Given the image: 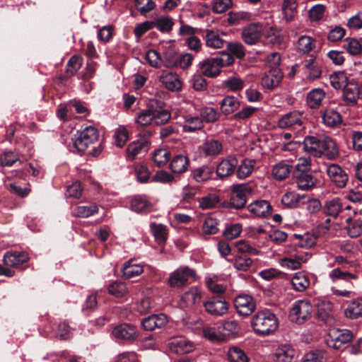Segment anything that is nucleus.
<instances>
[{
	"label": "nucleus",
	"mask_w": 362,
	"mask_h": 362,
	"mask_svg": "<svg viewBox=\"0 0 362 362\" xmlns=\"http://www.w3.org/2000/svg\"><path fill=\"white\" fill-rule=\"evenodd\" d=\"M303 144L304 150L310 156L317 158L325 153L329 159H333L339 154L335 141L328 136H307Z\"/></svg>",
	"instance_id": "obj_1"
},
{
	"label": "nucleus",
	"mask_w": 362,
	"mask_h": 362,
	"mask_svg": "<svg viewBox=\"0 0 362 362\" xmlns=\"http://www.w3.org/2000/svg\"><path fill=\"white\" fill-rule=\"evenodd\" d=\"M234 62L232 55L223 52L219 57L206 59L198 64L199 71L207 76L214 78L219 75L223 67L230 66Z\"/></svg>",
	"instance_id": "obj_2"
},
{
	"label": "nucleus",
	"mask_w": 362,
	"mask_h": 362,
	"mask_svg": "<svg viewBox=\"0 0 362 362\" xmlns=\"http://www.w3.org/2000/svg\"><path fill=\"white\" fill-rule=\"evenodd\" d=\"M170 119V113L166 110L149 106L146 109L138 112L134 118L135 123L145 127L153 122L156 125L167 123Z\"/></svg>",
	"instance_id": "obj_3"
},
{
	"label": "nucleus",
	"mask_w": 362,
	"mask_h": 362,
	"mask_svg": "<svg viewBox=\"0 0 362 362\" xmlns=\"http://www.w3.org/2000/svg\"><path fill=\"white\" fill-rule=\"evenodd\" d=\"M276 315L268 310L258 311L252 317L251 325L259 335H269L278 327Z\"/></svg>",
	"instance_id": "obj_4"
},
{
	"label": "nucleus",
	"mask_w": 362,
	"mask_h": 362,
	"mask_svg": "<svg viewBox=\"0 0 362 362\" xmlns=\"http://www.w3.org/2000/svg\"><path fill=\"white\" fill-rule=\"evenodd\" d=\"M313 313V306L309 300H298L293 304L290 310L289 318L297 324H303L308 320Z\"/></svg>",
	"instance_id": "obj_5"
},
{
	"label": "nucleus",
	"mask_w": 362,
	"mask_h": 362,
	"mask_svg": "<svg viewBox=\"0 0 362 362\" xmlns=\"http://www.w3.org/2000/svg\"><path fill=\"white\" fill-rule=\"evenodd\" d=\"M252 193V189L247 184H240L232 186L231 194L228 207L240 209L245 207L247 199Z\"/></svg>",
	"instance_id": "obj_6"
},
{
	"label": "nucleus",
	"mask_w": 362,
	"mask_h": 362,
	"mask_svg": "<svg viewBox=\"0 0 362 362\" xmlns=\"http://www.w3.org/2000/svg\"><path fill=\"white\" fill-rule=\"evenodd\" d=\"M98 130L93 127H87L73 139L74 147L79 152H83L98 139Z\"/></svg>",
	"instance_id": "obj_7"
},
{
	"label": "nucleus",
	"mask_w": 362,
	"mask_h": 362,
	"mask_svg": "<svg viewBox=\"0 0 362 362\" xmlns=\"http://www.w3.org/2000/svg\"><path fill=\"white\" fill-rule=\"evenodd\" d=\"M195 276V271L187 266H182L170 274L168 284L172 288H181L187 284L191 277Z\"/></svg>",
	"instance_id": "obj_8"
},
{
	"label": "nucleus",
	"mask_w": 362,
	"mask_h": 362,
	"mask_svg": "<svg viewBox=\"0 0 362 362\" xmlns=\"http://www.w3.org/2000/svg\"><path fill=\"white\" fill-rule=\"evenodd\" d=\"M353 337L352 333L348 329H333L327 339V345L334 349H343Z\"/></svg>",
	"instance_id": "obj_9"
},
{
	"label": "nucleus",
	"mask_w": 362,
	"mask_h": 362,
	"mask_svg": "<svg viewBox=\"0 0 362 362\" xmlns=\"http://www.w3.org/2000/svg\"><path fill=\"white\" fill-rule=\"evenodd\" d=\"M263 30L262 23L258 22L250 23L243 29L242 39L248 45H255L260 40Z\"/></svg>",
	"instance_id": "obj_10"
},
{
	"label": "nucleus",
	"mask_w": 362,
	"mask_h": 362,
	"mask_svg": "<svg viewBox=\"0 0 362 362\" xmlns=\"http://www.w3.org/2000/svg\"><path fill=\"white\" fill-rule=\"evenodd\" d=\"M205 310L211 315L221 316L228 310V303L223 297H211L204 303Z\"/></svg>",
	"instance_id": "obj_11"
},
{
	"label": "nucleus",
	"mask_w": 362,
	"mask_h": 362,
	"mask_svg": "<svg viewBox=\"0 0 362 362\" xmlns=\"http://www.w3.org/2000/svg\"><path fill=\"white\" fill-rule=\"evenodd\" d=\"M234 306L238 314L248 316L255 310L256 305L252 296L240 294L235 298Z\"/></svg>",
	"instance_id": "obj_12"
},
{
	"label": "nucleus",
	"mask_w": 362,
	"mask_h": 362,
	"mask_svg": "<svg viewBox=\"0 0 362 362\" xmlns=\"http://www.w3.org/2000/svg\"><path fill=\"white\" fill-rule=\"evenodd\" d=\"M170 349L177 354H185L195 349V344L184 337L173 338L168 343Z\"/></svg>",
	"instance_id": "obj_13"
},
{
	"label": "nucleus",
	"mask_w": 362,
	"mask_h": 362,
	"mask_svg": "<svg viewBox=\"0 0 362 362\" xmlns=\"http://www.w3.org/2000/svg\"><path fill=\"white\" fill-rule=\"evenodd\" d=\"M303 117L298 111H292L283 115L278 121V126L281 129L301 127L303 124Z\"/></svg>",
	"instance_id": "obj_14"
},
{
	"label": "nucleus",
	"mask_w": 362,
	"mask_h": 362,
	"mask_svg": "<svg viewBox=\"0 0 362 362\" xmlns=\"http://www.w3.org/2000/svg\"><path fill=\"white\" fill-rule=\"evenodd\" d=\"M327 174L331 181L334 182L337 187H344L348 181V175L346 172L337 164H330L327 166Z\"/></svg>",
	"instance_id": "obj_15"
},
{
	"label": "nucleus",
	"mask_w": 362,
	"mask_h": 362,
	"mask_svg": "<svg viewBox=\"0 0 362 362\" xmlns=\"http://www.w3.org/2000/svg\"><path fill=\"white\" fill-rule=\"evenodd\" d=\"M112 335L119 340L132 341L137 338L138 333L135 326L125 323L115 327Z\"/></svg>",
	"instance_id": "obj_16"
},
{
	"label": "nucleus",
	"mask_w": 362,
	"mask_h": 362,
	"mask_svg": "<svg viewBox=\"0 0 362 362\" xmlns=\"http://www.w3.org/2000/svg\"><path fill=\"white\" fill-rule=\"evenodd\" d=\"M247 208L253 216L257 218H267L272 211L271 204L267 201L262 199L254 201Z\"/></svg>",
	"instance_id": "obj_17"
},
{
	"label": "nucleus",
	"mask_w": 362,
	"mask_h": 362,
	"mask_svg": "<svg viewBox=\"0 0 362 362\" xmlns=\"http://www.w3.org/2000/svg\"><path fill=\"white\" fill-rule=\"evenodd\" d=\"M342 98L348 105L356 104L358 100L361 98L358 84L354 81L346 83L343 88Z\"/></svg>",
	"instance_id": "obj_18"
},
{
	"label": "nucleus",
	"mask_w": 362,
	"mask_h": 362,
	"mask_svg": "<svg viewBox=\"0 0 362 362\" xmlns=\"http://www.w3.org/2000/svg\"><path fill=\"white\" fill-rule=\"evenodd\" d=\"M160 82L169 90L178 91L182 88L181 81L176 74L163 71L159 76Z\"/></svg>",
	"instance_id": "obj_19"
},
{
	"label": "nucleus",
	"mask_w": 362,
	"mask_h": 362,
	"mask_svg": "<svg viewBox=\"0 0 362 362\" xmlns=\"http://www.w3.org/2000/svg\"><path fill=\"white\" fill-rule=\"evenodd\" d=\"M284 74L280 69H270L262 78V85L267 89H272L279 85Z\"/></svg>",
	"instance_id": "obj_20"
},
{
	"label": "nucleus",
	"mask_w": 362,
	"mask_h": 362,
	"mask_svg": "<svg viewBox=\"0 0 362 362\" xmlns=\"http://www.w3.org/2000/svg\"><path fill=\"white\" fill-rule=\"evenodd\" d=\"M168 322L167 316L163 313L151 315L142 320L141 325L147 331H153L156 328H162Z\"/></svg>",
	"instance_id": "obj_21"
},
{
	"label": "nucleus",
	"mask_w": 362,
	"mask_h": 362,
	"mask_svg": "<svg viewBox=\"0 0 362 362\" xmlns=\"http://www.w3.org/2000/svg\"><path fill=\"white\" fill-rule=\"evenodd\" d=\"M204 40L206 46L212 49H221L224 47L226 41L221 37L218 30L206 29L204 30Z\"/></svg>",
	"instance_id": "obj_22"
},
{
	"label": "nucleus",
	"mask_w": 362,
	"mask_h": 362,
	"mask_svg": "<svg viewBox=\"0 0 362 362\" xmlns=\"http://www.w3.org/2000/svg\"><path fill=\"white\" fill-rule=\"evenodd\" d=\"M29 259L28 255L25 252H8L4 256V262L7 267H18Z\"/></svg>",
	"instance_id": "obj_23"
},
{
	"label": "nucleus",
	"mask_w": 362,
	"mask_h": 362,
	"mask_svg": "<svg viewBox=\"0 0 362 362\" xmlns=\"http://www.w3.org/2000/svg\"><path fill=\"white\" fill-rule=\"evenodd\" d=\"M238 165V160L235 157H229L223 160L216 168L217 175L226 177L231 175Z\"/></svg>",
	"instance_id": "obj_24"
},
{
	"label": "nucleus",
	"mask_w": 362,
	"mask_h": 362,
	"mask_svg": "<svg viewBox=\"0 0 362 362\" xmlns=\"http://www.w3.org/2000/svg\"><path fill=\"white\" fill-rule=\"evenodd\" d=\"M307 77L310 80L318 78L322 74L321 68L316 60V57L311 56L310 59L303 62Z\"/></svg>",
	"instance_id": "obj_25"
},
{
	"label": "nucleus",
	"mask_w": 362,
	"mask_h": 362,
	"mask_svg": "<svg viewBox=\"0 0 362 362\" xmlns=\"http://www.w3.org/2000/svg\"><path fill=\"white\" fill-rule=\"evenodd\" d=\"M322 118L323 123L329 127H337L342 122L341 114L332 108H328L322 111Z\"/></svg>",
	"instance_id": "obj_26"
},
{
	"label": "nucleus",
	"mask_w": 362,
	"mask_h": 362,
	"mask_svg": "<svg viewBox=\"0 0 362 362\" xmlns=\"http://www.w3.org/2000/svg\"><path fill=\"white\" fill-rule=\"evenodd\" d=\"M143 272V266L132 259L126 262L122 269V277L127 279L138 276Z\"/></svg>",
	"instance_id": "obj_27"
},
{
	"label": "nucleus",
	"mask_w": 362,
	"mask_h": 362,
	"mask_svg": "<svg viewBox=\"0 0 362 362\" xmlns=\"http://www.w3.org/2000/svg\"><path fill=\"white\" fill-rule=\"evenodd\" d=\"M315 40L308 35H302L295 44L296 50L302 54H307L315 48Z\"/></svg>",
	"instance_id": "obj_28"
},
{
	"label": "nucleus",
	"mask_w": 362,
	"mask_h": 362,
	"mask_svg": "<svg viewBox=\"0 0 362 362\" xmlns=\"http://www.w3.org/2000/svg\"><path fill=\"white\" fill-rule=\"evenodd\" d=\"M343 205L338 197L327 200L323 206L324 213L329 216L337 218L343 211Z\"/></svg>",
	"instance_id": "obj_29"
},
{
	"label": "nucleus",
	"mask_w": 362,
	"mask_h": 362,
	"mask_svg": "<svg viewBox=\"0 0 362 362\" xmlns=\"http://www.w3.org/2000/svg\"><path fill=\"white\" fill-rule=\"evenodd\" d=\"M201 292L197 287H192L181 298L182 306L189 307L200 302Z\"/></svg>",
	"instance_id": "obj_30"
},
{
	"label": "nucleus",
	"mask_w": 362,
	"mask_h": 362,
	"mask_svg": "<svg viewBox=\"0 0 362 362\" xmlns=\"http://www.w3.org/2000/svg\"><path fill=\"white\" fill-rule=\"evenodd\" d=\"M298 3L296 0H284L281 5L283 18L291 22L294 20L298 13Z\"/></svg>",
	"instance_id": "obj_31"
},
{
	"label": "nucleus",
	"mask_w": 362,
	"mask_h": 362,
	"mask_svg": "<svg viewBox=\"0 0 362 362\" xmlns=\"http://www.w3.org/2000/svg\"><path fill=\"white\" fill-rule=\"evenodd\" d=\"M297 187L302 190H310L315 186L316 178L308 173L294 174Z\"/></svg>",
	"instance_id": "obj_32"
},
{
	"label": "nucleus",
	"mask_w": 362,
	"mask_h": 362,
	"mask_svg": "<svg viewBox=\"0 0 362 362\" xmlns=\"http://www.w3.org/2000/svg\"><path fill=\"white\" fill-rule=\"evenodd\" d=\"M295 354L290 345H280L276 350L274 360L275 362H291Z\"/></svg>",
	"instance_id": "obj_33"
},
{
	"label": "nucleus",
	"mask_w": 362,
	"mask_h": 362,
	"mask_svg": "<svg viewBox=\"0 0 362 362\" xmlns=\"http://www.w3.org/2000/svg\"><path fill=\"white\" fill-rule=\"evenodd\" d=\"M223 148L222 144L218 140H206L201 146V151L206 156H215L218 155Z\"/></svg>",
	"instance_id": "obj_34"
},
{
	"label": "nucleus",
	"mask_w": 362,
	"mask_h": 362,
	"mask_svg": "<svg viewBox=\"0 0 362 362\" xmlns=\"http://www.w3.org/2000/svg\"><path fill=\"white\" fill-rule=\"evenodd\" d=\"M214 173V168L209 165H203L194 169L191 173V177L197 182H203L209 180Z\"/></svg>",
	"instance_id": "obj_35"
},
{
	"label": "nucleus",
	"mask_w": 362,
	"mask_h": 362,
	"mask_svg": "<svg viewBox=\"0 0 362 362\" xmlns=\"http://www.w3.org/2000/svg\"><path fill=\"white\" fill-rule=\"evenodd\" d=\"M346 226V233L349 237L356 238L362 235V219L348 218Z\"/></svg>",
	"instance_id": "obj_36"
},
{
	"label": "nucleus",
	"mask_w": 362,
	"mask_h": 362,
	"mask_svg": "<svg viewBox=\"0 0 362 362\" xmlns=\"http://www.w3.org/2000/svg\"><path fill=\"white\" fill-rule=\"evenodd\" d=\"M189 166L188 158L182 154L175 156L170 163L171 170L175 173L185 172Z\"/></svg>",
	"instance_id": "obj_37"
},
{
	"label": "nucleus",
	"mask_w": 362,
	"mask_h": 362,
	"mask_svg": "<svg viewBox=\"0 0 362 362\" xmlns=\"http://www.w3.org/2000/svg\"><path fill=\"white\" fill-rule=\"evenodd\" d=\"M291 284L294 290L303 292L309 287L310 280L304 273L297 272L291 279Z\"/></svg>",
	"instance_id": "obj_38"
},
{
	"label": "nucleus",
	"mask_w": 362,
	"mask_h": 362,
	"mask_svg": "<svg viewBox=\"0 0 362 362\" xmlns=\"http://www.w3.org/2000/svg\"><path fill=\"white\" fill-rule=\"evenodd\" d=\"M325 96V93L322 88H315L312 90L307 96L308 105L313 109L319 107Z\"/></svg>",
	"instance_id": "obj_39"
},
{
	"label": "nucleus",
	"mask_w": 362,
	"mask_h": 362,
	"mask_svg": "<svg viewBox=\"0 0 362 362\" xmlns=\"http://www.w3.org/2000/svg\"><path fill=\"white\" fill-rule=\"evenodd\" d=\"M256 160L253 159H245L238 167L236 171L237 177L245 179L249 177L255 169Z\"/></svg>",
	"instance_id": "obj_40"
},
{
	"label": "nucleus",
	"mask_w": 362,
	"mask_h": 362,
	"mask_svg": "<svg viewBox=\"0 0 362 362\" xmlns=\"http://www.w3.org/2000/svg\"><path fill=\"white\" fill-rule=\"evenodd\" d=\"M344 49L351 55H356L362 52V39L347 37L343 45Z\"/></svg>",
	"instance_id": "obj_41"
},
{
	"label": "nucleus",
	"mask_w": 362,
	"mask_h": 362,
	"mask_svg": "<svg viewBox=\"0 0 362 362\" xmlns=\"http://www.w3.org/2000/svg\"><path fill=\"white\" fill-rule=\"evenodd\" d=\"M305 196L300 195L294 192H288L281 197L282 204L288 208H296Z\"/></svg>",
	"instance_id": "obj_42"
},
{
	"label": "nucleus",
	"mask_w": 362,
	"mask_h": 362,
	"mask_svg": "<svg viewBox=\"0 0 362 362\" xmlns=\"http://www.w3.org/2000/svg\"><path fill=\"white\" fill-rule=\"evenodd\" d=\"M193 59L194 57L191 54L186 53L180 55L177 60L166 59L164 63V66L166 67L179 66L182 69H185L192 64Z\"/></svg>",
	"instance_id": "obj_43"
},
{
	"label": "nucleus",
	"mask_w": 362,
	"mask_h": 362,
	"mask_svg": "<svg viewBox=\"0 0 362 362\" xmlns=\"http://www.w3.org/2000/svg\"><path fill=\"white\" fill-rule=\"evenodd\" d=\"M346 317L356 319L362 315V298H357L350 303L344 310Z\"/></svg>",
	"instance_id": "obj_44"
},
{
	"label": "nucleus",
	"mask_w": 362,
	"mask_h": 362,
	"mask_svg": "<svg viewBox=\"0 0 362 362\" xmlns=\"http://www.w3.org/2000/svg\"><path fill=\"white\" fill-rule=\"evenodd\" d=\"M221 110L225 115H229L235 112L240 106V103L233 96H226L220 103Z\"/></svg>",
	"instance_id": "obj_45"
},
{
	"label": "nucleus",
	"mask_w": 362,
	"mask_h": 362,
	"mask_svg": "<svg viewBox=\"0 0 362 362\" xmlns=\"http://www.w3.org/2000/svg\"><path fill=\"white\" fill-rule=\"evenodd\" d=\"M148 143L146 141H135L127 147V153L129 159H134L142 151H146Z\"/></svg>",
	"instance_id": "obj_46"
},
{
	"label": "nucleus",
	"mask_w": 362,
	"mask_h": 362,
	"mask_svg": "<svg viewBox=\"0 0 362 362\" xmlns=\"http://www.w3.org/2000/svg\"><path fill=\"white\" fill-rule=\"evenodd\" d=\"M291 168V165L284 161H281L274 166L272 174L276 179L282 180L289 175Z\"/></svg>",
	"instance_id": "obj_47"
},
{
	"label": "nucleus",
	"mask_w": 362,
	"mask_h": 362,
	"mask_svg": "<svg viewBox=\"0 0 362 362\" xmlns=\"http://www.w3.org/2000/svg\"><path fill=\"white\" fill-rule=\"evenodd\" d=\"M151 207V204L145 198L140 196L134 197L131 202V208L136 212L149 211Z\"/></svg>",
	"instance_id": "obj_48"
},
{
	"label": "nucleus",
	"mask_w": 362,
	"mask_h": 362,
	"mask_svg": "<svg viewBox=\"0 0 362 362\" xmlns=\"http://www.w3.org/2000/svg\"><path fill=\"white\" fill-rule=\"evenodd\" d=\"M227 357L230 362H248L245 352L238 346L230 347L227 352Z\"/></svg>",
	"instance_id": "obj_49"
},
{
	"label": "nucleus",
	"mask_w": 362,
	"mask_h": 362,
	"mask_svg": "<svg viewBox=\"0 0 362 362\" xmlns=\"http://www.w3.org/2000/svg\"><path fill=\"white\" fill-rule=\"evenodd\" d=\"M203 337L212 342H219L226 340L225 334L218 332L215 327H204L202 329Z\"/></svg>",
	"instance_id": "obj_50"
},
{
	"label": "nucleus",
	"mask_w": 362,
	"mask_h": 362,
	"mask_svg": "<svg viewBox=\"0 0 362 362\" xmlns=\"http://www.w3.org/2000/svg\"><path fill=\"white\" fill-rule=\"evenodd\" d=\"M333 305L332 303L327 300H322L317 304V313L320 317L325 320L332 313Z\"/></svg>",
	"instance_id": "obj_51"
},
{
	"label": "nucleus",
	"mask_w": 362,
	"mask_h": 362,
	"mask_svg": "<svg viewBox=\"0 0 362 362\" xmlns=\"http://www.w3.org/2000/svg\"><path fill=\"white\" fill-rule=\"evenodd\" d=\"M98 208L96 205L78 206L74 208V215L81 218H88L98 213Z\"/></svg>",
	"instance_id": "obj_52"
},
{
	"label": "nucleus",
	"mask_w": 362,
	"mask_h": 362,
	"mask_svg": "<svg viewBox=\"0 0 362 362\" xmlns=\"http://www.w3.org/2000/svg\"><path fill=\"white\" fill-rule=\"evenodd\" d=\"M234 268L238 271L246 272L250 269L253 260L247 257L237 256L233 260H231Z\"/></svg>",
	"instance_id": "obj_53"
},
{
	"label": "nucleus",
	"mask_w": 362,
	"mask_h": 362,
	"mask_svg": "<svg viewBox=\"0 0 362 362\" xmlns=\"http://www.w3.org/2000/svg\"><path fill=\"white\" fill-rule=\"evenodd\" d=\"M151 229L156 240L159 243H164L167 239V228L163 224L151 223Z\"/></svg>",
	"instance_id": "obj_54"
},
{
	"label": "nucleus",
	"mask_w": 362,
	"mask_h": 362,
	"mask_svg": "<svg viewBox=\"0 0 362 362\" xmlns=\"http://www.w3.org/2000/svg\"><path fill=\"white\" fill-rule=\"evenodd\" d=\"M170 154L167 149L159 148L154 151L153 160L158 167L165 165L170 160Z\"/></svg>",
	"instance_id": "obj_55"
},
{
	"label": "nucleus",
	"mask_w": 362,
	"mask_h": 362,
	"mask_svg": "<svg viewBox=\"0 0 362 362\" xmlns=\"http://www.w3.org/2000/svg\"><path fill=\"white\" fill-rule=\"evenodd\" d=\"M203 127L202 119L198 117H187L183 125V130L186 132H192L202 129Z\"/></svg>",
	"instance_id": "obj_56"
},
{
	"label": "nucleus",
	"mask_w": 362,
	"mask_h": 362,
	"mask_svg": "<svg viewBox=\"0 0 362 362\" xmlns=\"http://www.w3.org/2000/svg\"><path fill=\"white\" fill-rule=\"evenodd\" d=\"M108 293L115 297L120 298L128 293L126 285L122 282L114 281L107 287Z\"/></svg>",
	"instance_id": "obj_57"
},
{
	"label": "nucleus",
	"mask_w": 362,
	"mask_h": 362,
	"mask_svg": "<svg viewBox=\"0 0 362 362\" xmlns=\"http://www.w3.org/2000/svg\"><path fill=\"white\" fill-rule=\"evenodd\" d=\"M227 49L231 54L238 59H243L245 56V49L240 42L233 41L227 42Z\"/></svg>",
	"instance_id": "obj_58"
},
{
	"label": "nucleus",
	"mask_w": 362,
	"mask_h": 362,
	"mask_svg": "<svg viewBox=\"0 0 362 362\" xmlns=\"http://www.w3.org/2000/svg\"><path fill=\"white\" fill-rule=\"evenodd\" d=\"M83 64V59L79 55H74L70 58L66 65V73L71 76L76 74Z\"/></svg>",
	"instance_id": "obj_59"
},
{
	"label": "nucleus",
	"mask_w": 362,
	"mask_h": 362,
	"mask_svg": "<svg viewBox=\"0 0 362 362\" xmlns=\"http://www.w3.org/2000/svg\"><path fill=\"white\" fill-rule=\"evenodd\" d=\"M200 115L205 122H214L218 119L220 114L214 107H205L201 110Z\"/></svg>",
	"instance_id": "obj_60"
},
{
	"label": "nucleus",
	"mask_w": 362,
	"mask_h": 362,
	"mask_svg": "<svg viewBox=\"0 0 362 362\" xmlns=\"http://www.w3.org/2000/svg\"><path fill=\"white\" fill-rule=\"evenodd\" d=\"M153 27H156L161 32H169L171 30L173 22L170 17L162 16L153 22Z\"/></svg>",
	"instance_id": "obj_61"
},
{
	"label": "nucleus",
	"mask_w": 362,
	"mask_h": 362,
	"mask_svg": "<svg viewBox=\"0 0 362 362\" xmlns=\"http://www.w3.org/2000/svg\"><path fill=\"white\" fill-rule=\"evenodd\" d=\"M310 168L311 159L310 158L301 157L297 160L293 170V175L308 173Z\"/></svg>",
	"instance_id": "obj_62"
},
{
	"label": "nucleus",
	"mask_w": 362,
	"mask_h": 362,
	"mask_svg": "<svg viewBox=\"0 0 362 362\" xmlns=\"http://www.w3.org/2000/svg\"><path fill=\"white\" fill-rule=\"evenodd\" d=\"M146 60L153 67H160L166 60L163 61L159 54L153 49L148 50L145 55Z\"/></svg>",
	"instance_id": "obj_63"
},
{
	"label": "nucleus",
	"mask_w": 362,
	"mask_h": 362,
	"mask_svg": "<svg viewBox=\"0 0 362 362\" xmlns=\"http://www.w3.org/2000/svg\"><path fill=\"white\" fill-rule=\"evenodd\" d=\"M223 86L228 90L236 92L244 88V81L240 78L229 77L223 81Z\"/></svg>",
	"instance_id": "obj_64"
}]
</instances>
